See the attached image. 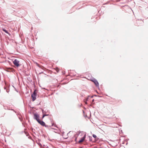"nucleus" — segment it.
I'll return each mask as SVG.
<instances>
[{"instance_id":"8","label":"nucleus","mask_w":148,"mask_h":148,"mask_svg":"<svg viewBox=\"0 0 148 148\" xmlns=\"http://www.w3.org/2000/svg\"><path fill=\"white\" fill-rule=\"evenodd\" d=\"M54 69L55 70L57 73L59 72L60 70L59 69L58 67H56Z\"/></svg>"},{"instance_id":"7","label":"nucleus","mask_w":148,"mask_h":148,"mask_svg":"<svg viewBox=\"0 0 148 148\" xmlns=\"http://www.w3.org/2000/svg\"><path fill=\"white\" fill-rule=\"evenodd\" d=\"M94 82L96 86H98L99 83L97 81L95 80L94 81Z\"/></svg>"},{"instance_id":"10","label":"nucleus","mask_w":148,"mask_h":148,"mask_svg":"<svg viewBox=\"0 0 148 148\" xmlns=\"http://www.w3.org/2000/svg\"><path fill=\"white\" fill-rule=\"evenodd\" d=\"M92 136L94 138H96L97 137L96 136L95 134H93Z\"/></svg>"},{"instance_id":"4","label":"nucleus","mask_w":148,"mask_h":148,"mask_svg":"<svg viewBox=\"0 0 148 148\" xmlns=\"http://www.w3.org/2000/svg\"><path fill=\"white\" fill-rule=\"evenodd\" d=\"M38 122L41 125L46 126L45 125V123L43 121H41L39 120L38 121Z\"/></svg>"},{"instance_id":"5","label":"nucleus","mask_w":148,"mask_h":148,"mask_svg":"<svg viewBox=\"0 0 148 148\" xmlns=\"http://www.w3.org/2000/svg\"><path fill=\"white\" fill-rule=\"evenodd\" d=\"M85 137L84 136L82 137L79 141V143H81L84 140Z\"/></svg>"},{"instance_id":"6","label":"nucleus","mask_w":148,"mask_h":148,"mask_svg":"<svg viewBox=\"0 0 148 148\" xmlns=\"http://www.w3.org/2000/svg\"><path fill=\"white\" fill-rule=\"evenodd\" d=\"M13 70L14 69L12 68H7V71H13Z\"/></svg>"},{"instance_id":"1","label":"nucleus","mask_w":148,"mask_h":148,"mask_svg":"<svg viewBox=\"0 0 148 148\" xmlns=\"http://www.w3.org/2000/svg\"><path fill=\"white\" fill-rule=\"evenodd\" d=\"M38 92V91L36 90H35L33 94L32 95V98L33 101H34L36 99V96Z\"/></svg>"},{"instance_id":"12","label":"nucleus","mask_w":148,"mask_h":148,"mask_svg":"<svg viewBox=\"0 0 148 148\" xmlns=\"http://www.w3.org/2000/svg\"><path fill=\"white\" fill-rule=\"evenodd\" d=\"M94 101V99H93V100H92V101Z\"/></svg>"},{"instance_id":"9","label":"nucleus","mask_w":148,"mask_h":148,"mask_svg":"<svg viewBox=\"0 0 148 148\" xmlns=\"http://www.w3.org/2000/svg\"><path fill=\"white\" fill-rule=\"evenodd\" d=\"M3 31L5 32L6 33H7L8 34H9V33H8V31L6 29H3Z\"/></svg>"},{"instance_id":"2","label":"nucleus","mask_w":148,"mask_h":148,"mask_svg":"<svg viewBox=\"0 0 148 148\" xmlns=\"http://www.w3.org/2000/svg\"><path fill=\"white\" fill-rule=\"evenodd\" d=\"M13 63L15 66L17 67H18L19 66V62L18 60L16 59L14 60L13 62Z\"/></svg>"},{"instance_id":"3","label":"nucleus","mask_w":148,"mask_h":148,"mask_svg":"<svg viewBox=\"0 0 148 148\" xmlns=\"http://www.w3.org/2000/svg\"><path fill=\"white\" fill-rule=\"evenodd\" d=\"M34 118L37 121H38L40 119H39V116L37 114H34Z\"/></svg>"},{"instance_id":"11","label":"nucleus","mask_w":148,"mask_h":148,"mask_svg":"<svg viewBox=\"0 0 148 148\" xmlns=\"http://www.w3.org/2000/svg\"><path fill=\"white\" fill-rule=\"evenodd\" d=\"M47 115H43V116H42V118H43L45 116H47Z\"/></svg>"}]
</instances>
